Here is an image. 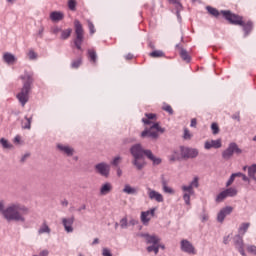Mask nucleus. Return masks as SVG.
Here are the masks:
<instances>
[{
	"instance_id": "f257e3e1",
	"label": "nucleus",
	"mask_w": 256,
	"mask_h": 256,
	"mask_svg": "<svg viewBox=\"0 0 256 256\" xmlns=\"http://www.w3.org/2000/svg\"><path fill=\"white\" fill-rule=\"evenodd\" d=\"M0 213L6 221L25 223V215H29V209L20 203H12L5 208V201L1 200Z\"/></svg>"
},
{
	"instance_id": "f03ea898",
	"label": "nucleus",
	"mask_w": 256,
	"mask_h": 256,
	"mask_svg": "<svg viewBox=\"0 0 256 256\" xmlns=\"http://www.w3.org/2000/svg\"><path fill=\"white\" fill-rule=\"evenodd\" d=\"M146 118H142V123L144 125H152L150 129L145 128L144 131L141 133V137H150L151 139H158L159 133H165V128H161L159 123H155L157 121V115L153 113H146Z\"/></svg>"
},
{
	"instance_id": "7ed1b4c3",
	"label": "nucleus",
	"mask_w": 256,
	"mask_h": 256,
	"mask_svg": "<svg viewBox=\"0 0 256 256\" xmlns=\"http://www.w3.org/2000/svg\"><path fill=\"white\" fill-rule=\"evenodd\" d=\"M20 79L24 81L21 91L17 94V99L21 103L22 107H25L27 101H29V93H31V85H33V73L26 72Z\"/></svg>"
},
{
	"instance_id": "20e7f679",
	"label": "nucleus",
	"mask_w": 256,
	"mask_h": 256,
	"mask_svg": "<svg viewBox=\"0 0 256 256\" xmlns=\"http://www.w3.org/2000/svg\"><path fill=\"white\" fill-rule=\"evenodd\" d=\"M131 155L134 159L146 155V157L152 161L153 165H160L161 163V158H157L155 155H153L151 150H143L139 144H136L131 148Z\"/></svg>"
},
{
	"instance_id": "39448f33",
	"label": "nucleus",
	"mask_w": 256,
	"mask_h": 256,
	"mask_svg": "<svg viewBox=\"0 0 256 256\" xmlns=\"http://www.w3.org/2000/svg\"><path fill=\"white\" fill-rule=\"evenodd\" d=\"M74 27H75V34H76V39L74 41V44L76 46V49L81 50V45H83V39L85 35V32L83 30V25H81V22L79 20H75Z\"/></svg>"
},
{
	"instance_id": "423d86ee",
	"label": "nucleus",
	"mask_w": 256,
	"mask_h": 256,
	"mask_svg": "<svg viewBox=\"0 0 256 256\" xmlns=\"http://www.w3.org/2000/svg\"><path fill=\"white\" fill-rule=\"evenodd\" d=\"M222 17L232 25H243V17L231 13L229 10H222Z\"/></svg>"
},
{
	"instance_id": "0eeeda50",
	"label": "nucleus",
	"mask_w": 256,
	"mask_h": 256,
	"mask_svg": "<svg viewBox=\"0 0 256 256\" xmlns=\"http://www.w3.org/2000/svg\"><path fill=\"white\" fill-rule=\"evenodd\" d=\"M233 153L241 155L242 151L235 143H230L228 148L222 153L223 159L229 160L233 157Z\"/></svg>"
},
{
	"instance_id": "6e6552de",
	"label": "nucleus",
	"mask_w": 256,
	"mask_h": 256,
	"mask_svg": "<svg viewBox=\"0 0 256 256\" xmlns=\"http://www.w3.org/2000/svg\"><path fill=\"white\" fill-rule=\"evenodd\" d=\"M180 149L184 159H195L199 155V151L195 148L181 147Z\"/></svg>"
},
{
	"instance_id": "1a4fd4ad",
	"label": "nucleus",
	"mask_w": 256,
	"mask_h": 256,
	"mask_svg": "<svg viewBox=\"0 0 256 256\" xmlns=\"http://www.w3.org/2000/svg\"><path fill=\"white\" fill-rule=\"evenodd\" d=\"M147 195L151 201H156V203H163L165 201L163 194L154 189L147 188Z\"/></svg>"
},
{
	"instance_id": "9d476101",
	"label": "nucleus",
	"mask_w": 256,
	"mask_h": 256,
	"mask_svg": "<svg viewBox=\"0 0 256 256\" xmlns=\"http://www.w3.org/2000/svg\"><path fill=\"white\" fill-rule=\"evenodd\" d=\"M180 245L184 253H188L189 255H197V250H195V246H193V244L188 240H182Z\"/></svg>"
},
{
	"instance_id": "9b49d317",
	"label": "nucleus",
	"mask_w": 256,
	"mask_h": 256,
	"mask_svg": "<svg viewBox=\"0 0 256 256\" xmlns=\"http://www.w3.org/2000/svg\"><path fill=\"white\" fill-rule=\"evenodd\" d=\"M183 191V200L186 205H191V195H195V190L191 188V186L184 185L182 186Z\"/></svg>"
},
{
	"instance_id": "f8f14e48",
	"label": "nucleus",
	"mask_w": 256,
	"mask_h": 256,
	"mask_svg": "<svg viewBox=\"0 0 256 256\" xmlns=\"http://www.w3.org/2000/svg\"><path fill=\"white\" fill-rule=\"evenodd\" d=\"M234 243H235V247L236 249H238L240 255L242 256H247L245 254V244L243 243V236H240V235H236L234 237Z\"/></svg>"
},
{
	"instance_id": "ddd939ff",
	"label": "nucleus",
	"mask_w": 256,
	"mask_h": 256,
	"mask_svg": "<svg viewBox=\"0 0 256 256\" xmlns=\"http://www.w3.org/2000/svg\"><path fill=\"white\" fill-rule=\"evenodd\" d=\"M231 213H233V207L227 206L222 208L217 215V221H219V223H223V221H225V217L227 215H231Z\"/></svg>"
},
{
	"instance_id": "4468645a",
	"label": "nucleus",
	"mask_w": 256,
	"mask_h": 256,
	"mask_svg": "<svg viewBox=\"0 0 256 256\" xmlns=\"http://www.w3.org/2000/svg\"><path fill=\"white\" fill-rule=\"evenodd\" d=\"M75 223V218H63L62 225L66 231V233H73V224Z\"/></svg>"
},
{
	"instance_id": "2eb2a0df",
	"label": "nucleus",
	"mask_w": 256,
	"mask_h": 256,
	"mask_svg": "<svg viewBox=\"0 0 256 256\" xmlns=\"http://www.w3.org/2000/svg\"><path fill=\"white\" fill-rule=\"evenodd\" d=\"M162 191L168 193V195H175V190L172 187H169V180L165 176L161 177Z\"/></svg>"
},
{
	"instance_id": "dca6fc26",
	"label": "nucleus",
	"mask_w": 256,
	"mask_h": 256,
	"mask_svg": "<svg viewBox=\"0 0 256 256\" xmlns=\"http://www.w3.org/2000/svg\"><path fill=\"white\" fill-rule=\"evenodd\" d=\"M111 169V166L107 163H100L96 165V170L100 175H103V177H109V171Z\"/></svg>"
},
{
	"instance_id": "f3484780",
	"label": "nucleus",
	"mask_w": 256,
	"mask_h": 256,
	"mask_svg": "<svg viewBox=\"0 0 256 256\" xmlns=\"http://www.w3.org/2000/svg\"><path fill=\"white\" fill-rule=\"evenodd\" d=\"M221 139H218V140H207L205 143H204V149H221Z\"/></svg>"
},
{
	"instance_id": "a211bd4d",
	"label": "nucleus",
	"mask_w": 256,
	"mask_h": 256,
	"mask_svg": "<svg viewBox=\"0 0 256 256\" xmlns=\"http://www.w3.org/2000/svg\"><path fill=\"white\" fill-rule=\"evenodd\" d=\"M151 217H155V208L141 213V221L144 225H147L151 221Z\"/></svg>"
},
{
	"instance_id": "6ab92c4d",
	"label": "nucleus",
	"mask_w": 256,
	"mask_h": 256,
	"mask_svg": "<svg viewBox=\"0 0 256 256\" xmlns=\"http://www.w3.org/2000/svg\"><path fill=\"white\" fill-rule=\"evenodd\" d=\"M57 148L59 149V151H61V153L67 155V157H73V154L75 153V150L71 146L58 144Z\"/></svg>"
},
{
	"instance_id": "aec40b11",
	"label": "nucleus",
	"mask_w": 256,
	"mask_h": 256,
	"mask_svg": "<svg viewBox=\"0 0 256 256\" xmlns=\"http://www.w3.org/2000/svg\"><path fill=\"white\" fill-rule=\"evenodd\" d=\"M112 191H113L112 183L107 182L100 187V195L102 196L109 195V193H111Z\"/></svg>"
},
{
	"instance_id": "412c9836",
	"label": "nucleus",
	"mask_w": 256,
	"mask_h": 256,
	"mask_svg": "<svg viewBox=\"0 0 256 256\" xmlns=\"http://www.w3.org/2000/svg\"><path fill=\"white\" fill-rule=\"evenodd\" d=\"M132 164L135 165V167H136V169H138V171H141V169H143L145 167V165H147V163H145V158L143 156L134 158L132 161Z\"/></svg>"
},
{
	"instance_id": "4be33fe9",
	"label": "nucleus",
	"mask_w": 256,
	"mask_h": 256,
	"mask_svg": "<svg viewBox=\"0 0 256 256\" xmlns=\"http://www.w3.org/2000/svg\"><path fill=\"white\" fill-rule=\"evenodd\" d=\"M64 17H65V14H63V12H59V11H54L50 14V19H51V21H54V23L63 21Z\"/></svg>"
},
{
	"instance_id": "5701e85b",
	"label": "nucleus",
	"mask_w": 256,
	"mask_h": 256,
	"mask_svg": "<svg viewBox=\"0 0 256 256\" xmlns=\"http://www.w3.org/2000/svg\"><path fill=\"white\" fill-rule=\"evenodd\" d=\"M144 237L148 245H159V241H161L159 237L155 235L144 234Z\"/></svg>"
},
{
	"instance_id": "b1692460",
	"label": "nucleus",
	"mask_w": 256,
	"mask_h": 256,
	"mask_svg": "<svg viewBox=\"0 0 256 256\" xmlns=\"http://www.w3.org/2000/svg\"><path fill=\"white\" fill-rule=\"evenodd\" d=\"M249 227H251V223L249 222H244L240 224L238 228V235H240V237H243L245 233H247V231L249 230Z\"/></svg>"
},
{
	"instance_id": "393cba45",
	"label": "nucleus",
	"mask_w": 256,
	"mask_h": 256,
	"mask_svg": "<svg viewBox=\"0 0 256 256\" xmlns=\"http://www.w3.org/2000/svg\"><path fill=\"white\" fill-rule=\"evenodd\" d=\"M3 59L5 61V63H7L8 65H13V63H15V61H17V58H15V55L6 52L3 55Z\"/></svg>"
},
{
	"instance_id": "a878e982",
	"label": "nucleus",
	"mask_w": 256,
	"mask_h": 256,
	"mask_svg": "<svg viewBox=\"0 0 256 256\" xmlns=\"http://www.w3.org/2000/svg\"><path fill=\"white\" fill-rule=\"evenodd\" d=\"M206 10L209 13V15H211L212 17H215L216 19H219V17H221V15H223V13H221V11L219 12V10H217V8H213L211 6H207Z\"/></svg>"
},
{
	"instance_id": "bb28decb",
	"label": "nucleus",
	"mask_w": 256,
	"mask_h": 256,
	"mask_svg": "<svg viewBox=\"0 0 256 256\" xmlns=\"http://www.w3.org/2000/svg\"><path fill=\"white\" fill-rule=\"evenodd\" d=\"M179 53L183 61H186V63H189V61H191V56L189 55V52H187V50H185L183 47L179 48Z\"/></svg>"
},
{
	"instance_id": "cd10ccee",
	"label": "nucleus",
	"mask_w": 256,
	"mask_h": 256,
	"mask_svg": "<svg viewBox=\"0 0 256 256\" xmlns=\"http://www.w3.org/2000/svg\"><path fill=\"white\" fill-rule=\"evenodd\" d=\"M43 233H51V228H49V225H47V222H43V224L40 226L38 230L39 235H43Z\"/></svg>"
},
{
	"instance_id": "c85d7f7f",
	"label": "nucleus",
	"mask_w": 256,
	"mask_h": 256,
	"mask_svg": "<svg viewBox=\"0 0 256 256\" xmlns=\"http://www.w3.org/2000/svg\"><path fill=\"white\" fill-rule=\"evenodd\" d=\"M123 193H126L127 195H137L136 188L131 187V185L127 184L124 186Z\"/></svg>"
},
{
	"instance_id": "c756f323",
	"label": "nucleus",
	"mask_w": 256,
	"mask_h": 256,
	"mask_svg": "<svg viewBox=\"0 0 256 256\" xmlns=\"http://www.w3.org/2000/svg\"><path fill=\"white\" fill-rule=\"evenodd\" d=\"M149 57H152V59H158L161 57H165V52H163L161 50H154L153 52H151L149 54Z\"/></svg>"
},
{
	"instance_id": "7c9ffc66",
	"label": "nucleus",
	"mask_w": 256,
	"mask_h": 256,
	"mask_svg": "<svg viewBox=\"0 0 256 256\" xmlns=\"http://www.w3.org/2000/svg\"><path fill=\"white\" fill-rule=\"evenodd\" d=\"M61 37L60 39H69V37H71V33H73V30L71 28H68L66 30H61Z\"/></svg>"
},
{
	"instance_id": "2f4dec72",
	"label": "nucleus",
	"mask_w": 256,
	"mask_h": 256,
	"mask_svg": "<svg viewBox=\"0 0 256 256\" xmlns=\"http://www.w3.org/2000/svg\"><path fill=\"white\" fill-rule=\"evenodd\" d=\"M240 27H243L244 31L246 33H249L253 29V22H251V21H248V22L243 21V25H240Z\"/></svg>"
},
{
	"instance_id": "473e14b6",
	"label": "nucleus",
	"mask_w": 256,
	"mask_h": 256,
	"mask_svg": "<svg viewBox=\"0 0 256 256\" xmlns=\"http://www.w3.org/2000/svg\"><path fill=\"white\" fill-rule=\"evenodd\" d=\"M88 56L92 63H97V52L95 50H88Z\"/></svg>"
},
{
	"instance_id": "72a5a7b5",
	"label": "nucleus",
	"mask_w": 256,
	"mask_h": 256,
	"mask_svg": "<svg viewBox=\"0 0 256 256\" xmlns=\"http://www.w3.org/2000/svg\"><path fill=\"white\" fill-rule=\"evenodd\" d=\"M83 63L82 58H77L76 60H73L71 63V68L72 69H79L81 67V64Z\"/></svg>"
},
{
	"instance_id": "f704fd0d",
	"label": "nucleus",
	"mask_w": 256,
	"mask_h": 256,
	"mask_svg": "<svg viewBox=\"0 0 256 256\" xmlns=\"http://www.w3.org/2000/svg\"><path fill=\"white\" fill-rule=\"evenodd\" d=\"M225 199H227V193L224 190L217 195L216 203H222V201H225Z\"/></svg>"
},
{
	"instance_id": "c9c22d12",
	"label": "nucleus",
	"mask_w": 256,
	"mask_h": 256,
	"mask_svg": "<svg viewBox=\"0 0 256 256\" xmlns=\"http://www.w3.org/2000/svg\"><path fill=\"white\" fill-rule=\"evenodd\" d=\"M168 1L169 3H171V5L176 7L178 13L179 11H181V9H183V5L179 0H168Z\"/></svg>"
},
{
	"instance_id": "e433bc0d",
	"label": "nucleus",
	"mask_w": 256,
	"mask_h": 256,
	"mask_svg": "<svg viewBox=\"0 0 256 256\" xmlns=\"http://www.w3.org/2000/svg\"><path fill=\"white\" fill-rule=\"evenodd\" d=\"M31 117H25V119L22 121V128L23 129H31Z\"/></svg>"
},
{
	"instance_id": "4c0bfd02",
	"label": "nucleus",
	"mask_w": 256,
	"mask_h": 256,
	"mask_svg": "<svg viewBox=\"0 0 256 256\" xmlns=\"http://www.w3.org/2000/svg\"><path fill=\"white\" fill-rule=\"evenodd\" d=\"M224 191H225L227 197H235V195H237V189H235V188H228Z\"/></svg>"
},
{
	"instance_id": "58836bf2",
	"label": "nucleus",
	"mask_w": 256,
	"mask_h": 256,
	"mask_svg": "<svg viewBox=\"0 0 256 256\" xmlns=\"http://www.w3.org/2000/svg\"><path fill=\"white\" fill-rule=\"evenodd\" d=\"M68 8L70 9V11H76V9H77V1L69 0L68 1Z\"/></svg>"
},
{
	"instance_id": "ea45409f",
	"label": "nucleus",
	"mask_w": 256,
	"mask_h": 256,
	"mask_svg": "<svg viewBox=\"0 0 256 256\" xmlns=\"http://www.w3.org/2000/svg\"><path fill=\"white\" fill-rule=\"evenodd\" d=\"M0 143L4 149H11V147H13V145H11L9 141L5 140V138H1Z\"/></svg>"
},
{
	"instance_id": "a19ab883",
	"label": "nucleus",
	"mask_w": 256,
	"mask_h": 256,
	"mask_svg": "<svg viewBox=\"0 0 256 256\" xmlns=\"http://www.w3.org/2000/svg\"><path fill=\"white\" fill-rule=\"evenodd\" d=\"M186 187H191V189H193V187H195V188L199 187V178L198 177H194V179L192 180L190 185H188Z\"/></svg>"
},
{
	"instance_id": "79ce46f5",
	"label": "nucleus",
	"mask_w": 256,
	"mask_h": 256,
	"mask_svg": "<svg viewBox=\"0 0 256 256\" xmlns=\"http://www.w3.org/2000/svg\"><path fill=\"white\" fill-rule=\"evenodd\" d=\"M211 130L213 135H217L219 133V124H217L216 122L212 123Z\"/></svg>"
},
{
	"instance_id": "37998d69",
	"label": "nucleus",
	"mask_w": 256,
	"mask_h": 256,
	"mask_svg": "<svg viewBox=\"0 0 256 256\" xmlns=\"http://www.w3.org/2000/svg\"><path fill=\"white\" fill-rule=\"evenodd\" d=\"M192 137H193V134H191V132L189 131V129L185 128V129H184L183 138L189 141V140H191Z\"/></svg>"
},
{
	"instance_id": "c03bdc74",
	"label": "nucleus",
	"mask_w": 256,
	"mask_h": 256,
	"mask_svg": "<svg viewBox=\"0 0 256 256\" xmlns=\"http://www.w3.org/2000/svg\"><path fill=\"white\" fill-rule=\"evenodd\" d=\"M162 109L163 111H166L167 113H169V115H173V108L171 107V105L166 104L163 106Z\"/></svg>"
},
{
	"instance_id": "a18cd8bd",
	"label": "nucleus",
	"mask_w": 256,
	"mask_h": 256,
	"mask_svg": "<svg viewBox=\"0 0 256 256\" xmlns=\"http://www.w3.org/2000/svg\"><path fill=\"white\" fill-rule=\"evenodd\" d=\"M127 225H128L127 218H122V219L120 220V227H121L122 229H127Z\"/></svg>"
},
{
	"instance_id": "49530a36",
	"label": "nucleus",
	"mask_w": 256,
	"mask_h": 256,
	"mask_svg": "<svg viewBox=\"0 0 256 256\" xmlns=\"http://www.w3.org/2000/svg\"><path fill=\"white\" fill-rule=\"evenodd\" d=\"M248 253H252V255H256V246L255 245H250L247 247Z\"/></svg>"
},
{
	"instance_id": "de8ad7c7",
	"label": "nucleus",
	"mask_w": 256,
	"mask_h": 256,
	"mask_svg": "<svg viewBox=\"0 0 256 256\" xmlns=\"http://www.w3.org/2000/svg\"><path fill=\"white\" fill-rule=\"evenodd\" d=\"M111 163L114 165V167H117L119 163H121V156L115 157Z\"/></svg>"
},
{
	"instance_id": "09e8293b",
	"label": "nucleus",
	"mask_w": 256,
	"mask_h": 256,
	"mask_svg": "<svg viewBox=\"0 0 256 256\" xmlns=\"http://www.w3.org/2000/svg\"><path fill=\"white\" fill-rule=\"evenodd\" d=\"M88 29L91 33V35H93V33H95V25H93V22L88 20Z\"/></svg>"
},
{
	"instance_id": "8fccbe9b",
	"label": "nucleus",
	"mask_w": 256,
	"mask_h": 256,
	"mask_svg": "<svg viewBox=\"0 0 256 256\" xmlns=\"http://www.w3.org/2000/svg\"><path fill=\"white\" fill-rule=\"evenodd\" d=\"M28 57H29V59H31V60L36 59V58H37V53H35V51H33V50H30V51L28 52Z\"/></svg>"
},
{
	"instance_id": "3c124183",
	"label": "nucleus",
	"mask_w": 256,
	"mask_h": 256,
	"mask_svg": "<svg viewBox=\"0 0 256 256\" xmlns=\"http://www.w3.org/2000/svg\"><path fill=\"white\" fill-rule=\"evenodd\" d=\"M235 181V175H231L229 180L226 183V187H230V185H233V182Z\"/></svg>"
},
{
	"instance_id": "603ef678",
	"label": "nucleus",
	"mask_w": 256,
	"mask_h": 256,
	"mask_svg": "<svg viewBox=\"0 0 256 256\" xmlns=\"http://www.w3.org/2000/svg\"><path fill=\"white\" fill-rule=\"evenodd\" d=\"M155 247H157V244H152V246L147 247L148 253H152V251H155Z\"/></svg>"
},
{
	"instance_id": "864d4df0",
	"label": "nucleus",
	"mask_w": 256,
	"mask_h": 256,
	"mask_svg": "<svg viewBox=\"0 0 256 256\" xmlns=\"http://www.w3.org/2000/svg\"><path fill=\"white\" fill-rule=\"evenodd\" d=\"M102 255H103V256H112V255H111V251H109V249H107V248H104V249H103Z\"/></svg>"
},
{
	"instance_id": "5fc2aeb1",
	"label": "nucleus",
	"mask_w": 256,
	"mask_h": 256,
	"mask_svg": "<svg viewBox=\"0 0 256 256\" xmlns=\"http://www.w3.org/2000/svg\"><path fill=\"white\" fill-rule=\"evenodd\" d=\"M61 29L59 28V27H54L53 29H52V32L54 33V35H58V33H61Z\"/></svg>"
},
{
	"instance_id": "6e6d98bb",
	"label": "nucleus",
	"mask_w": 256,
	"mask_h": 256,
	"mask_svg": "<svg viewBox=\"0 0 256 256\" xmlns=\"http://www.w3.org/2000/svg\"><path fill=\"white\" fill-rule=\"evenodd\" d=\"M190 127H197V119H196V118H193V119L191 120Z\"/></svg>"
},
{
	"instance_id": "4d7b16f0",
	"label": "nucleus",
	"mask_w": 256,
	"mask_h": 256,
	"mask_svg": "<svg viewBox=\"0 0 256 256\" xmlns=\"http://www.w3.org/2000/svg\"><path fill=\"white\" fill-rule=\"evenodd\" d=\"M49 255V251L48 250H42L40 252V256H48Z\"/></svg>"
},
{
	"instance_id": "13d9d810",
	"label": "nucleus",
	"mask_w": 256,
	"mask_h": 256,
	"mask_svg": "<svg viewBox=\"0 0 256 256\" xmlns=\"http://www.w3.org/2000/svg\"><path fill=\"white\" fill-rule=\"evenodd\" d=\"M161 247V245L157 244L156 247L154 248V253L155 255H157V253H159V248Z\"/></svg>"
},
{
	"instance_id": "bf43d9fd",
	"label": "nucleus",
	"mask_w": 256,
	"mask_h": 256,
	"mask_svg": "<svg viewBox=\"0 0 256 256\" xmlns=\"http://www.w3.org/2000/svg\"><path fill=\"white\" fill-rule=\"evenodd\" d=\"M125 59H127V61H131V59H133V54L126 55Z\"/></svg>"
},
{
	"instance_id": "052dcab7",
	"label": "nucleus",
	"mask_w": 256,
	"mask_h": 256,
	"mask_svg": "<svg viewBox=\"0 0 256 256\" xmlns=\"http://www.w3.org/2000/svg\"><path fill=\"white\" fill-rule=\"evenodd\" d=\"M232 119H235L236 121H240L239 114H234V115L232 116Z\"/></svg>"
},
{
	"instance_id": "680f3d73",
	"label": "nucleus",
	"mask_w": 256,
	"mask_h": 256,
	"mask_svg": "<svg viewBox=\"0 0 256 256\" xmlns=\"http://www.w3.org/2000/svg\"><path fill=\"white\" fill-rule=\"evenodd\" d=\"M117 175L118 177H121V175H123V171L121 170V168L117 169Z\"/></svg>"
},
{
	"instance_id": "e2e57ef3",
	"label": "nucleus",
	"mask_w": 256,
	"mask_h": 256,
	"mask_svg": "<svg viewBox=\"0 0 256 256\" xmlns=\"http://www.w3.org/2000/svg\"><path fill=\"white\" fill-rule=\"evenodd\" d=\"M232 175H234V178H235V177H243V173H241V172L234 173V174H232Z\"/></svg>"
},
{
	"instance_id": "0e129e2a",
	"label": "nucleus",
	"mask_w": 256,
	"mask_h": 256,
	"mask_svg": "<svg viewBox=\"0 0 256 256\" xmlns=\"http://www.w3.org/2000/svg\"><path fill=\"white\" fill-rule=\"evenodd\" d=\"M27 157H29V154H25L22 158H21V162L25 163V159H27Z\"/></svg>"
},
{
	"instance_id": "69168bd1",
	"label": "nucleus",
	"mask_w": 256,
	"mask_h": 256,
	"mask_svg": "<svg viewBox=\"0 0 256 256\" xmlns=\"http://www.w3.org/2000/svg\"><path fill=\"white\" fill-rule=\"evenodd\" d=\"M21 141V137L20 136H16L15 138H14V142L15 143H19Z\"/></svg>"
},
{
	"instance_id": "338daca9",
	"label": "nucleus",
	"mask_w": 256,
	"mask_h": 256,
	"mask_svg": "<svg viewBox=\"0 0 256 256\" xmlns=\"http://www.w3.org/2000/svg\"><path fill=\"white\" fill-rule=\"evenodd\" d=\"M243 181H249V177H247L245 174L242 175Z\"/></svg>"
},
{
	"instance_id": "774afa93",
	"label": "nucleus",
	"mask_w": 256,
	"mask_h": 256,
	"mask_svg": "<svg viewBox=\"0 0 256 256\" xmlns=\"http://www.w3.org/2000/svg\"><path fill=\"white\" fill-rule=\"evenodd\" d=\"M224 243H225V245H227V243H229V236L224 237Z\"/></svg>"
}]
</instances>
